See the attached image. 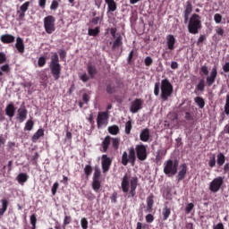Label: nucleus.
Wrapping results in <instances>:
<instances>
[{"label":"nucleus","instance_id":"1","mask_svg":"<svg viewBox=\"0 0 229 229\" xmlns=\"http://www.w3.org/2000/svg\"><path fill=\"white\" fill-rule=\"evenodd\" d=\"M128 152L124 151L122 156V165H128L131 164V165H135V162L140 160V162H144L148 158V148L144 144L136 145L135 148L131 147L128 148ZM136 153V155H135Z\"/></svg>","mask_w":229,"mask_h":229},{"label":"nucleus","instance_id":"2","mask_svg":"<svg viewBox=\"0 0 229 229\" xmlns=\"http://www.w3.org/2000/svg\"><path fill=\"white\" fill-rule=\"evenodd\" d=\"M217 79V67L214 66L210 72V74L206 77L205 79H199L195 90L198 92H205V87H212L213 84L216 83V80Z\"/></svg>","mask_w":229,"mask_h":229},{"label":"nucleus","instance_id":"3","mask_svg":"<svg viewBox=\"0 0 229 229\" xmlns=\"http://www.w3.org/2000/svg\"><path fill=\"white\" fill-rule=\"evenodd\" d=\"M49 67L51 74L54 76V80H55V81L60 80V75L62 74V65L60 64V58L58 57L57 53H54V55L51 56Z\"/></svg>","mask_w":229,"mask_h":229},{"label":"nucleus","instance_id":"4","mask_svg":"<svg viewBox=\"0 0 229 229\" xmlns=\"http://www.w3.org/2000/svg\"><path fill=\"white\" fill-rule=\"evenodd\" d=\"M201 16L198 13H193L190 18L188 23V31L191 35H198L199 33V30H201Z\"/></svg>","mask_w":229,"mask_h":229},{"label":"nucleus","instance_id":"5","mask_svg":"<svg viewBox=\"0 0 229 229\" xmlns=\"http://www.w3.org/2000/svg\"><path fill=\"white\" fill-rule=\"evenodd\" d=\"M174 88L173 84L167 80L161 81V99L163 101H167L171 96H173Z\"/></svg>","mask_w":229,"mask_h":229},{"label":"nucleus","instance_id":"6","mask_svg":"<svg viewBox=\"0 0 229 229\" xmlns=\"http://www.w3.org/2000/svg\"><path fill=\"white\" fill-rule=\"evenodd\" d=\"M164 173L166 176H174L178 173V161H173V159H168L164 164Z\"/></svg>","mask_w":229,"mask_h":229},{"label":"nucleus","instance_id":"7","mask_svg":"<svg viewBox=\"0 0 229 229\" xmlns=\"http://www.w3.org/2000/svg\"><path fill=\"white\" fill-rule=\"evenodd\" d=\"M55 16L53 15H48L44 18L43 22H44V29L45 31L48 34L51 35L52 33H55L56 27H55Z\"/></svg>","mask_w":229,"mask_h":229},{"label":"nucleus","instance_id":"8","mask_svg":"<svg viewBox=\"0 0 229 229\" xmlns=\"http://www.w3.org/2000/svg\"><path fill=\"white\" fill-rule=\"evenodd\" d=\"M225 183V179L221 176L215 178L209 184V191L211 192H219L221 187Z\"/></svg>","mask_w":229,"mask_h":229},{"label":"nucleus","instance_id":"9","mask_svg":"<svg viewBox=\"0 0 229 229\" xmlns=\"http://www.w3.org/2000/svg\"><path fill=\"white\" fill-rule=\"evenodd\" d=\"M108 124V112H98L97 117V125L98 130L101 126H106Z\"/></svg>","mask_w":229,"mask_h":229},{"label":"nucleus","instance_id":"10","mask_svg":"<svg viewBox=\"0 0 229 229\" xmlns=\"http://www.w3.org/2000/svg\"><path fill=\"white\" fill-rule=\"evenodd\" d=\"M102 171L103 173H108L110 166L112 165V158L108 157L106 154L102 155Z\"/></svg>","mask_w":229,"mask_h":229},{"label":"nucleus","instance_id":"11","mask_svg":"<svg viewBox=\"0 0 229 229\" xmlns=\"http://www.w3.org/2000/svg\"><path fill=\"white\" fill-rule=\"evenodd\" d=\"M142 99L140 98H135L131 105L130 107V112H131V114H137V112H139V110L142 109Z\"/></svg>","mask_w":229,"mask_h":229},{"label":"nucleus","instance_id":"12","mask_svg":"<svg viewBox=\"0 0 229 229\" xmlns=\"http://www.w3.org/2000/svg\"><path fill=\"white\" fill-rule=\"evenodd\" d=\"M28 8H30V2H25L23 4L21 5L20 10L17 11L18 21H22L24 17H26V12H28Z\"/></svg>","mask_w":229,"mask_h":229},{"label":"nucleus","instance_id":"13","mask_svg":"<svg viewBox=\"0 0 229 229\" xmlns=\"http://www.w3.org/2000/svg\"><path fill=\"white\" fill-rule=\"evenodd\" d=\"M122 191L125 194L127 192H130V176H128V174H125L122 180Z\"/></svg>","mask_w":229,"mask_h":229},{"label":"nucleus","instance_id":"14","mask_svg":"<svg viewBox=\"0 0 229 229\" xmlns=\"http://www.w3.org/2000/svg\"><path fill=\"white\" fill-rule=\"evenodd\" d=\"M192 13V2L191 0H188L186 2V6L184 9V22L187 24L189 22V16Z\"/></svg>","mask_w":229,"mask_h":229},{"label":"nucleus","instance_id":"15","mask_svg":"<svg viewBox=\"0 0 229 229\" xmlns=\"http://www.w3.org/2000/svg\"><path fill=\"white\" fill-rule=\"evenodd\" d=\"M174 44H176V38L173 34L166 36V46L170 51H174Z\"/></svg>","mask_w":229,"mask_h":229},{"label":"nucleus","instance_id":"16","mask_svg":"<svg viewBox=\"0 0 229 229\" xmlns=\"http://www.w3.org/2000/svg\"><path fill=\"white\" fill-rule=\"evenodd\" d=\"M138 183H139V178L132 177L131 180V191H130V197L131 198H134L135 194H137V192L135 191H137Z\"/></svg>","mask_w":229,"mask_h":229},{"label":"nucleus","instance_id":"17","mask_svg":"<svg viewBox=\"0 0 229 229\" xmlns=\"http://www.w3.org/2000/svg\"><path fill=\"white\" fill-rule=\"evenodd\" d=\"M180 167L181 169L179 170L176 176L177 182H182V180H185V176H187V165L182 164Z\"/></svg>","mask_w":229,"mask_h":229},{"label":"nucleus","instance_id":"18","mask_svg":"<svg viewBox=\"0 0 229 229\" xmlns=\"http://www.w3.org/2000/svg\"><path fill=\"white\" fill-rule=\"evenodd\" d=\"M28 117V109L26 107H20L18 109V116L17 119L20 123H24Z\"/></svg>","mask_w":229,"mask_h":229},{"label":"nucleus","instance_id":"19","mask_svg":"<svg viewBox=\"0 0 229 229\" xmlns=\"http://www.w3.org/2000/svg\"><path fill=\"white\" fill-rule=\"evenodd\" d=\"M110 144H112V137L106 136V138L104 139V140L101 143L102 153H106V151H108V148H110Z\"/></svg>","mask_w":229,"mask_h":229},{"label":"nucleus","instance_id":"20","mask_svg":"<svg viewBox=\"0 0 229 229\" xmlns=\"http://www.w3.org/2000/svg\"><path fill=\"white\" fill-rule=\"evenodd\" d=\"M0 40L3 44H13L15 42V37L12 34H4L0 37Z\"/></svg>","mask_w":229,"mask_h":229},{"label":"nucleus","instance_id":"21","mask_svg":"<svg viewBox=\"0 0 229 229\" xmlns=\"http://www.w3.org/2000/svg\"><path fill=\"white\" fill-rule=\"evenodd\" d=\"M15 47L21 55L24 54V39L22 38L18 37L16 38Z\"/></svg>","mask_w":229,"mask_h":229},{"label":"nucleus","instance_id":"22","mask_svg":"<svg viewBox=\"0 0 229 229\" xmlns=\"http://www.w3.org/2000/svg\"><path fill=\"white\" fill-rule=\"evenodd\" d=\"M150 137L149 129H143L140 133V140L142 142H148Z\"/></svg>","mask_w":229,"mask_h":229},{"label":"nucleus","instance_id":"23","mask_svg":"<svg viewBox=\"0 0 229 229\" xmlns=\"http://www.w3.org/2000/svg\"><path fill=\"white\" fill-rule=\"evenodd\" d=\"M5 114L11 119L15 115V106L13 103L6 106Z\"/></svg>","mask_w":229,"mask_h":229},{"label":"nucleus","instance_id":"24","mask_svg":"<svg viewBox=\"0 0 229 229\" xmlns=\"http://www.w3.org/2000/svg\"><path fill=\"white\" fill-rule=\"evenodd\" d=\"M154 199H155V195H153V193H151L147 198V209H148V212H152L153 211V205L155 203V200H153Z\"/></svg>","mask_w":229,"mask_h":229},{"label":"nucleus","instance_id":"25","mask_svg":"<svg viewBox=\"0 0 229 229\" xmlns=\"http://www.w3.org/2000/svg\"><path fill=\"white\" fill-rule=\"evenodd\" d=\"M105 3L107 4L108 12H115L117 10L115 0H105Z\"/></svg>","mask_w":229,"mask_h":229},{"label":"nucleus","instance_id":"26","mask_svg":"<svg viewBox=\"0 0 229 229\" xmlns=\"http://www.w3.org/2000/svg\"><path fill=\"white\" fill-rule=\"evenodd\" d=\"M17 182L20 183V185H24L26 182H28V174L21 173L17 176Z\"/></svg>","mask_w":229,"mask_h":229},{"label":"nucleus","instance_id":"27","mask_svg":"<svg viewBox=\"0 0 229 229\" xmlns=\"http://www.w3.org/2000/svg\"><path fill=\"white\" fill-rule=\"evenodd\" d=\"M40 157V155L38 152H35V154L32 157L27 156V159L32 164V165H37L38 164V158Z\"/></svg>","mask_w":229,"mask_h":229},{"label":"nucleus","instance_id":"28","mask_svg":"<svg viewBox=\"0 0 229 229\" xmlns=\"http://www.w3.org/2000/svg\"><path fill=\"white\" fill-rule=\"evenodd\" d=\"M88 72L90 78H95L96 74H98V68L92 64H88Z\"/></svg>","mask_w":229,"mask_h":229},{"label":"nucleus","instance_id":"29","mask_svg":"<svg viewBox=\"0 0 229 229\" xmlns=\"http://www.w3.org/2000/svg\"><path fill=\"white\" fill-rule=\"evenodd\" d=\"M40 137H44V129H38L32 136V142H37Z\"/></svg>","mask_w":229,"mask_h":229},{"label":"nucleus","instance_id":"30","mask_svg":"<svg viewBox=\"0 0 229 229\" xmlns=\"http://www.w3.org/2000/svg\"><path fill=\"white\" fill-rule=\"evenodd\" d=\"M162 216H163V221H167L169 219V216H171V208L169 207H165L162 211Z\"/></svg>","mask_w":229,"mask_h":229},{"label":"nucleus","instance_id":"31","mask_svg":"<svg viewBox=\"0 0 229 229\" xmlns=\"http://www.w3.org/2000/svg\"><path fill=\"white\" fill-rule=\"evenodd\" d=\"M121 46H123V36L119 35L113 43L112 49H117V47H121Z\"/></svg>","mask_w":229,"mask_h":229},{"label":"nucleus","instance_id":"32","mask_svg":"<svg viewBox=\"0 0 229 229\" xmlns=\"http://www.w3.org/2000/svg\"><path fill=\"white\" fill-rule=\"evenodd\" d=\"M2 203V208H0V216H4V212L8 210V200L6 199H4L1 200Z\"/></svg>","mask_w":229,"mask_h":229},{"label":"nucleus","instance_id":"33","mask_svg":"<svg viewBox=\"0 0 229 229\" xmlns=\"http://www.w3.org/2000/svg\"><path fill=\"white\" fill-rule=\"evenodd\" d=\"M194 102L196 103V105L199 106V108L203 109L205 108V99H203V98L201 97H196L194 98Z\"/></svg>","mask_w":229,"mask_h":229},{"label":"nucleus","instance_id":"34","mask_svg":"<svg viewBox=\"0 0 229 229\" xmlns=\"http://www.w3.org/2000/svg\"><path fill=\"white\" fill-rule=\"evenodd\" d=\"M111 142H112L113 148L115 151H117V149H119V146L121 144V139H119V138H112L111 137Z\"/></svg>","mask_w":229,"mask_h":229},{"label":"nucleus","instance_id":"35","mask_svg":"<svg viewBox=\"0 0 229 229\" xmlns=\"http://www.w3.org/2000/svg\"><path fill=\"white\" fill-rule=\"evenodd\" d=\"M92 189L95 192H99V190L101 189V182L99 180L93 179Z\"/></svg>","mask_w":229,"mask_h":229},{"label":"nucleus","instance_id":"36","mask_svg":"<svg viewBox=\"0 0 229 229\" xmlns=\"http://www.w3.org/2000/svg\"><path fill=\"white\" fill-rule=\"evenodd\" d=\"M107 131L111 135H117L119 133V126L117 125H112L107 128Z\"/></svg>","mask_w":229,"mask_h":229},{"label":"nucleus","instance_id":"37","mask_svg":"<svg viewBox=\"0 0 229 229\" xmlns=\"http://www.w3.org/2000/svg\"><path fill=\"white\" fill-rule=\"evenodd\" d=\"M33 126H35V123L32 120H28L24 127L25 131H31V130H33Z\"/></svg>","mask_w":229,"mask_h":229},{"label":"nucleus","instance_id":"38","mask_svg":"<svg viewBox=\"0 0 229 229\" xmlns=\"http://www.w3.org/2000/svg\"><path fill=\"white\" fill-rule=\"evenodd\" d=\"M164 150H157V155H156V164H160L162 162V159L164 158Z\"/></svg>","mask_w":229,"mask_h":229},{"label":"nucleus","instance_id":"39","mask_svg":"<svg viewBox=\"0 0 229 229\" xmlns=\"http://www.w3.org/2000/svg\"><path fill=\"white\" fill-rule=\"evenodd\" d=\"M226 158L225 157V154L223 153H219L217 155V159H216V163L218 165H223L225 162Z\"/></svg>","mask_w":229,"mask_h":229},{"label":"nucleus","instance_id":"40","mask_svg":"<svg viewBox=\"0 0 229 229\" xmlns=\"http://www.w3.org/2000/svg\"><path fill=\"white\" fill-rule=\"evenodd\" d=\"M88 34L89 37H98V35H99V27H96L95 29H89Z\"/></svg>","mask_w":229,"mask_h":229},{"label":"nucleus","instance_id":"41","mask_svg":"<svg viewBox=\"0 0 229 229\" xmlns=\"http://www.w3.org/2000/svg\"><path fill=\"white\" fill-rule=\"evenodd\" d=\"M84 174H86L87 178H89V176H90V174H92V166L90 165H85Z\"/></svg>","mask_w":229,"mask_h":229},{"label":"nucleus","instance_id":"42","mask_svg":"<svg viewBox=\"0 0 229 229\" xmlns=\"http://www.w3.org/2000/svg\"><path fill=\"white\" fill-rule=\"evenodd\" d=\"M99 178H101V170L99 169V167H95V172L93 174V180H99Z\"/></svg>","mask_w":229,"mask_h":229},{"label":"nucleus","instance_id":"43","mask_svg":"<svg viewBox=\"0 0 229 229\" xmlns=\"http://www.w3.org/2000/svg\"><path fill=\"white\" fill-rule=\"evenodd\" d=\"M131 120H129L126 123H125V133L126 135H130V133H131Z\"/></svg>","mask_w":229,"mask_h":229},{"label":"nucleus","instance_id":"44","mask_svg":"<svg viewBox=\"0 0 229 229\" xmlns=\"http://www.w3.org/2000/svg\"><path fill=\"white\" fill-rule=\"evenodd\" d=\"M72 221V217H71V216H65L64 218L63 228L65 229V226H67V225H71Z\"/></svg>","mask_w":229,"mask_h":229},{"label":"nucleus","instance_id":"45","mask_svg":"<svg viewBox=\"0 0 229 229\" xmlns=\"http://www.w3.org/2000/svg\"><path fill=\"white\" fill-rule=\"evenodd\" d=\"M224 108L225 115H229V93L226 95L225 105Z\"/></svg>","mask_w":229,"mask_h":229},{"label":"nucleus","instance_id":"46","mask_svg":"<svg viewBox=\"0 0 229 229\" xmlns=\"http://www.w3.org/2000/svg\"><path fill=\"white\" fill-rule=\"evenodd\" d=\"M144 64L146 67H151V65H153V58H151V56H147L144 59Z\"/></svg>","mask_w":229,"mask_h":229},{"label":"nucleus","instance_id":"47","mask_svg":"<svg viewBox=\"0 0 229 229\" xmlns=\"http://www.w3.org/2000/svg\"><path fill=\"white\" fill-rule=\"evenodd\" d=\"M106 92L107 94H114L115 92V86H112V84H107Z\"/></svg>","mask_w":229,"mask_h":229},{"label":"nucleus","instance_id":"48","mask_svg":"<svg viewBox=\"0 0 229 229\" xmlns=\"http://www.w3.org/2000/svg\"><path fill=\"white\" fill-rule=\"evenodd\" d=\"M81 225L82 229H87L89 228V221L87 220V218H81Z\"/></svg>","mask_w":229,"mask_h":229},{"label":"nucleus","instance_id":"49","mask_svg":"<svg viewBox=\"0 0 229 229\" xmlns=\"http://www.w3.org/2000/svg\"><path fill=\"white\" fill-rule=\"evenodd\" d=\"M154 94L158 96L160 94V82H156L154 86Z\"/></svg>","mask_w":229,"mask_h":229},{"label":"nucleus","instance_id":"50","mask_svg":"<svg viewBox=\"0 0 229 229\" xmlns=\"http://www.w3.org/2000/svg\"><path fill=\"white\" fill-rule=\"evenodd\" d=\"M200 74H204V76H208V66L203 65L200 67Z\"/></svg>","mask_w":229,"mask_h":229},{"label":"nucleus","instance_id":"51","mask_svg":"<svg viewBox=\"0 0 229 229\" xmlns=\"http://www.w3.org/2000/svg\"><path fill=\"white\" fill-rule=\"evenodd\" d=\"M58 187H60V184L58 182H55L52 186V194L53 196H56V191H58Z\"/></svg>","mask_w":229,"mask_h":229},{"label":"nucleus","instance_id":"52","mask_svg":"<svg viewBox=\"0 0 229 229\" xmlns=\"http://www.w3.org/2000/svg\"><path fill=\"white\" fill-rule=\"evenodd\" d=\"M38 67H44L46 65V57L40 56L38 60Z\"/></svg>","mask_w":229,"mask_h":229},{"label":"nucleus","instance_id":"53","mask_svg":"<svg viewBox=\"0 0 229 229\" xmlns=\"http://www.w3.org/2000/svg\"><path fill=\"white\" fill-rule=\"evenodd\" d=\"M214 21L216 24H220L221 21H223V16L219 13H216L214 15Z\"/></svg>","mask_w":229,"mask_h":229},{"label":"nucleus","instance_id":"54","mask_svg":"<svg viewBox=\"0 0 229 229\" xmlns=\"http://www.w3.org/2000/svg\"><path fill=\"white\" fill-rule=\"evenodd\" d=\"M205 40H207V36L206 35H200L199 38H198L197 41V46H201V44H203V42H205Z\"/></svg>","mask_w":229,"mask_h":229},{"label":"nucleus","instance_id":"55","mask_svg":"<svg viewBox=\"0 0 229 229\" xmlns=\"http://www.w3.org/2000/svg\"><path fill=\"white\" fill-rule=\"evenodd\" d=\"M208 165L209 167H216V155L209 158Z\"/></svg>","mask_w":229,"mask_h":229},{"label":"nucleus","instance_id":"56","mask_svg":"<svg viewBox=\"0 0 229 229\" xmlns=\"http://www.w3.org/2000/svg\"><path fill=\"white\" fill-rule=\"evenodd\" d=\"M194 208V204L189 203L185 208L186 214H191L192 212V209Z\"/></svg>","mask_w":229,"mask_h":229},{"label":"nucleus","instance_id":"57","mask_svg":"<svg viewBox=\"0 0 229 229\" xmlns=\"http://www.w3.org/2000/svg\"><path fill=\"white\" fill-rule=\"evenodd\" d=\"M59 6L58 1L54 0L50 5V10H57Z\"/></svg>","mask_w":229,"mask_h":229},{"label":"nucleus","instance_id":"58","mask_svg":"<svg viewBox=\"0 0 229 229\" xmlns=\"http://www.w3.org/2000/svg\"><path fill=\"white\" fill-rule=\"evenodd\" d=\"M30 225H31L32 226H35V225H37V215L32 214V215L30 216Z\"/></svg>","mask_w":229,"mask_h":229},{"label":"nucleus","instance_id":"59","mask_svg":"<svg viewBox=\"0 0 229 229\" xmlns=\"http://www.w3.org/2000/svg\"><path fill=\"white\" fill-rule=\"evenodd\" d=\"M6 62V54L0 52V64Z\"/></svg>","mask_w":229,"mask_h":229},{"label":"nucleus","instance_id":"60","mask_svg":"<svg viewBox=\"0 0 229 229\" xmlns=\"http://www.w3.org/2000/svg\"><path fill=\"white\" fill-rule=\"evenodd\" d=\"M145 219L148 223H153V221H155V216H153L151 214H148L146 216Z\"/></svg>","mask_w":229,"mask_h":229},{"label":"nucleus","instance_id":"61","mask_svg":"<svg viewBox=\"0 0 229 229\" xmlns=\"http://www.w3.org/2000/svg\"><path fill=\"white\" fill-rule=\"evenodd\" d=\"M1 72H10V65L4 64L1 66Z\"/></svg>","mask_w":229,"mask_h":229},{"label":"nucleus","instance_id":"62","mask_svg":"<svg viewBox=\"0 0 229 229\" xmlns=\"http://www.w3.org/2000/svg\"><path fill=\"white\" fill-rule=\"evenodd\" d=\"M111 203H117V192H113L111 196Z\"/></svg>","mask_w":229,"mask_h":229},{"label":"nucleus","instance_id":"63","mask_svg":"<svg viewBox=\"0 0 229 229\" xmlns=\"http://www.w3.org/2000/svg\"><path fill=\"white\" fill-rule=\"evenodd\" d=\"M59 56L62 60H64L65 58V56H67V52H65V50H60Z\"/></svg>","mask_w":229,"mask_h":229},{"label":"nucleus","instance_id":"64","mask_svg":"<svg viewBox=\"0 0 229 229\" xmlns=\"http://www.w3.org/2000/svg\"><path fill=\"white\" fill-rule=\"evenodd\" d=\"M223 71H224V72H229V62L225 63L223 65Z\"/></svg>","mask_w":229,"mask_h":229}]
</instances>
